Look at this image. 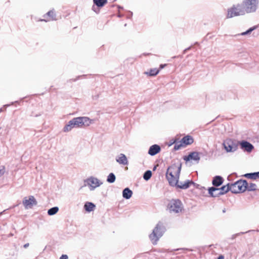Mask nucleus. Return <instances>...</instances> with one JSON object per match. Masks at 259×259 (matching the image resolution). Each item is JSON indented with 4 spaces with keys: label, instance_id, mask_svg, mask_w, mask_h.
I'll return each mask as SVG.
<instances>
[{
    "label": "nucleus",
    "instance_id": "f257e3e1",
    "mask_svg": "<svg viewBox=\"0 0 259 259\" xmlns=\"http://www.w3.org/2000/svg\"><path fill=\"white\" fill-rule=\"evenodd\" d=\"M180 171L181 166H174L168 168L166 177L171 186H176L178 184Z\"/></svg>",
    "mask_w": 259,
    "mask_h": 259
},
{
    "label": "nucleus",
    "instance_id": "37998d69",
    "mask_svg": "<svg viewBox=\"0 0 259 259\" xmlns=\"http://www.w3.org/2000/svg\"><path fill=\"white\" fill-rule=\"evenodd\" d=\"M223 212L224 213H225V212H226V210H225V209H223Z\"/></svg>",
    "mask_w": 259,
    "mask_h": 259
},
{
    "label": "nucleus",
    "instance_id": "58836bf2",
    "mask_svg": "<svg viewBox=\"0 0 259 259\" xmlns=\"http://www.w3.org/2000/svg\"><path fill=\"white\" fill-rule=\"evenodd\" d=\"M176 141L174 140L173 141H170V143L169 144V146H171L172 144L176 143Z\"/></svg>",
    "mask_w": 259,
    "mask_h": 259
},
{
    "label": "nucleus",
    "instance_id": "2f4dec72",
    "mask_svg": "<svg viewBox=\"0 0 259 259\" xmlns=\"http://www.w3.org/2000/svg\"><path fill=\"white\" fill-rule=\"evenodd\" d=\"M256 26H253L252 27H251L248 30H247V31H246L245 32H242L241 33V35H247V34H248L249 33H250L253 30H254L255 29H256Z\"/></svg>",
    "mask_w": 259,
    "mask_h": 259
},
{
    "label": "nucleus",
    "instance_id": "6e6552de",
    "mask_svg": "<svg viewBox=\"0 0 259 259\" xmlns=\"http://www.w3.org/2000/svg\"><path fill=\"white\" fill-rule=\"evenodd\" d=\"M238 144L231 140H227L224 142L223 146L227 152H234L237 150Z\"/></svg>",
    "mask_w": 259,
    "mask_h": 259
},
{
    "label": "nucleus",
    "instance_id": "2eb2a0df",
    "mask_svg": "<svg viewBox=\"0 0 259 259\" xmlns=\"http://www.w3.org/2000/svg\"><path fill=\"white\" fill-rule=\"evenodd\" d=\"M116 160L119 163L123 165H126L128 163L127 158L123 154H120L118 157H117Z\"/></svg>",
    "mask_w": 259,
    "mask_h": 259
},
{
    "label": "nucleus",
    "instance_id": "f8f14e48",
    "mask_svg": "<svg viewBox=\"0 0 259 259\" xmlns=\"http://www.w3.org/2000/svg\"><path fill=\"white\" fill-rule=\"evenodd\" d=\"M208 193L211 197H218L220 195H222L221 192L219 188H215L214 187H210L208 189Z\"/></svg>",
    "mask_w": 259,
    "mask_h": 259
},
{
    "label": "nucleus",
    "instance_id": "0eeeda50",
    "mask_svg": "<svg viewBox=\"0 0 259 259\" xmlns=\"http://www.w3.org/2000/svg\"><path fill=\"white\" fill-rule=\"evenodd\" d=\"M84 186H88L89 190L94 191L103 184V182L96 177H90L84 181Z\"/></svg>",
    "mask_w": 259,
    "mask_h": 259
},
{
    "label": "nucleus",
    "instance_id": "f3484780",
    "mask_svg": "<svg viewBox=\"0 0 259 259\" xmlns=\"http://www.w3.org/2000/svg\"><path fill=\"white\" fill-rule=\"evenodd\" d=\"M223 182V178L220 176H215L212 181V184L215 187H218L222 184Z\"/></svg>",
    "mask_w": 259,
    "mask_h": 259
},
{
    "label": "nucleus",
    "instance_id": "7ed1b4c3",
    "mask_svg": "<svg viewBox=\"0 0 259 259\" xmlns=\"http://www.w3.org/2000/svg\"><path fill=\"white\" fill-rule=\"evenodd\" d=\"M165 231V228L161 223L157 224L151 234L149 235V238L153 244H156L159 238L163 235Z\"/></svg>",
    "mask_w": 259,
    "mask_h": 259
},
{
    "label": "nucleus",
    "instance_id": "aec40b11",
    "mask_svg": "<svg viewBox=\"0 0 259 259\" xmlns=\"http://www.w3.org/2000/svg\"><path fill=\"white\" fill-rule=\"evenodd\" d=\"M80 120V117H78L73 118L70 121L72 123L74 127H81Z\"/></svg>",
    "mask_w": 259,
    "mask_h": 259
},
{
    "label": "nucleus",
    "instance_id": "a18cd8bd",
    "mask_svg": "<svg viewBox=\"0 0 259 259\" xmlns=\"http://www.w3.org/2000/svg\"><path fill=\"white\" fill-rule=\"evenodd\" d=\"M3 111V109H2V108H1V109H0V112H2Z\"/></svg>",
    "mask_w": 259,
    "mask_h": 259
},
{
    "label": "nucleus",
    "instance_id": "a19ab883",
    "mask_svg": "<svg viewBox=\"0 0 259 259\" xmlns=\"http://www.w3.org/2000/svg\"><path fill=\"white\" fill-rule=\"evenodd\" d=\"M218 259H224V257L221 255V256H219Z\"/></svg>",
    "mask_w": 259,
    "mask_h": 259
},
{
    "label": "nucleus",
    "instance_id": "f03ea898",
    "mask_svg": "<svg viewBox=\"0 0 259 259\" xmlns=\"http://www.w3.org/2000/svg\"><path fill=\"white\" fill-rule=\"evenodd\" d=\"M243 4L233 5L228 9L227 18H231L235 16L244 15L246 14Z\"/></svg>",
    "mask_w": 259,
    "mask_h": 259
},
{
    "label": "nucleus",
    "instance_id": "9b49d317",
    "mask_svg": "<svg viewBox=\"0 0 259 259\" xmlns=\"http://www.w3.org/2000/svg\"><path fill=\"white\" fill-rule=\"evenodd\" d=\"M240 145L241 149L246 151L248 152H250L253 149V145L250 143L243 141L240 143Z\"/></svg>",
    "mask_w": 259,
    "mask_h": 259
},
{
    "label": "nucleus",
    "instance_id": "20e7f679",
    "mask_svg": "<svg viewBox=\"0 0 259 259\" xmlns=\"http://www.w3.org/2000/svg\"><path fill=\"white\" fill-rule=\"evenodd\" d=\"M242 4L246 13H254L258 8L259 0H243Z\"/></svg>",
    "mask_w": 259,
    "mask_h": 259
},
{
    "label": "nucleus",
    "instance_id": "ea45409f",
    "mask_svg": "<svg viewBox=\"0 0 259 259\" xmlns=\"http://www.w3.org/2000/svg\"><path fill=\"white\" fill-rule=\"evenodd\" d=\"M165 65H166V64H164V65H163V64H161V65H160V69H162V68H164V67Z\"/></svg>",
    "mask_w": 259,
    "mask_h": 259
},
{
    "label": "nucleus",
    "instance_id": "4be33fe9",
    "mask_svg": "<svg viewBox=\"0 0 259 259\" xmlns=\"http://www.w3.org/2000/svg\"><path fill=\"white\" fill-rule=\"evenodd\" d=\"M221 192V194L223 195L226 193L228 192L229 191H231V185L229 184H228L226 185L222 186L221 188H219Z\"/></svg>",
    "mask_w": 259,
    "mask_h": 259
},
{
    "label": "nucleus",
    "instance_id": "dca6fc26",
    "mask_svg": "<svg viewBox=\"0 0 259 259\" xmlns=\"http://www.w3.org/2000/svg\"><path fill=\"white\" fill-rule=\"evenodd\" d=\"M181 141L185 146L191 145L194 142L193 138L189 135L186 136L184 137H183Z\"/></svg>",
    "mask_w": 259,
    "mask_h": 259
},
{
    "label": "nucleus",
    "instance_id": "4c0bfd02",
    "mask_svg": "<svg viewBox=\"0 0 259 259\" xmlns=\"http://www.w3.org/2000/svg\"><path fill=\"white\" fill-rule=\"evenodd\" d=\"M29 243H26V244H25L24 245V247L25 248H27V247L29 246Z\"/></svg>",
    "mask_w": 259,
    "mask_h": 259
},
{
    "label": "nucleus",
    "instance_id": "c03bdc74",
    "mask_svg": "<svg viewBox=\"0 0 259 259\" xmlns=\"http://www.w3.org/2000/svg\"><path fill=\"white\" fill-rule=\"evenodd\" d=\"M243 233H244V232H241V233H240L238 234L237 235H239V234H243Z\"/></svg>",
    "mask_w": 259,
    "mask_h": 259
},
{
    "label": "nucleus",
    "instance_id": "6ab92c4d",
    "mask_svg": "<svg viewBox=\"0 0 259 259\" xmlns=\"http://www.w3.org/2000/svg\"><path fill=\"white\" fill-rule=\"evenodd\" d=\"M95 207L96 206L94 203L89 202H86L84 205V208L88 212L93 211Z\"/></svg>",
    "mask_w": 259,
    "mask_h": 259
},
{
    "label": "nucleus",
    "instance_id": "e433bc0d",
    "mask_svg": "<svg viewBox=\"0 0 259 259\" xmlns=\"http://www.w3.org/2000/svg\"><path fill=\"white\" fill-rule=\"evenodd\" d=\"M191 47H189V48H188L186 49L185 50H184V52H183V53H184V54H185L187 51L191 49Z\"/></svg>",
    "mask_w": 259,
    "mask_h": 259
},
{
    "label": "nucleus",
    "instance_id": "1a4fd4ad",
    "mask_svg": "<svg viewBox=\"0 0 259 259\" xmlns=\"http://www.w3.org/2000/svg\"><path fill=\"white\" fill-rule=\"evenodd\" d=\"M23 204L25 209L31 208L33 206L37 205V201L33 196H29L28 197H24Z\"/></svg>",
    "mask_w": 259,
    "mask_h": 259
},
{
    "label": "nucleus",
    "instance_id": "393cba45",
    "mask_svg": "<svg viewBox=\"0 0 259 259\" xmlns=\"http://www.w3.org/2000/svg\"><path fill=\"white\" fill-rule=\"evenodd\" d=\"M74 126H73L72 123L70 121V120L68 122V123L64 126L63 128V131L64 132H68L70 131Z\"/></svg>",
    "mask_w": 259,
    "mask_h": 259
},
{
    "label": "nucleus",
    "instance_id": "423d86ee",
    "mask_svg": "<svg viewBox=\"0 0 259 259\" xmlns=\"http://www.w3.org/2000/svg\"><path fill=\"white\" fill-rule=\"evenodd\" d=\"M231 191L233 193H238L244 192L247 189V181L246 180H239L231 184Z\"/></svg>",
    "mask_w": 259,
    "mask_h": 259
},
{
    "label": "nucleus",
    "instance_id": "f704fd0d",
    "mask_svg": "<svg viewBox=\"0 0 259 259\" xmlns=\"http://www.w3.org/2000/svg\"><path fill=\"white\" fill-rule=\"evenodd\" d=\"M68 257L66 254H63L60 257V259H68Z\"/></svg>",
    "mask_w": 259,
    "mask_h": 259
},
{
    "label": "nucleus",
    "instance_id": "a878e982",
    "mask_svg": "<svg viewBox=\"0 0 259 259\" xmlns=\"http://www.w3.org/2000/svg\"><path fill=\"white\" fill-rule=\"evenodd\" d=\"M116 177L113 173H110L107 177V181L109 183H113L115 182Z\"/></svg>",
    "mask_w": 259,
    "mask_h": 259
},
{
    "label": "nucleus",
    "instance_id": "4468645a",
    "mask_svg": "<svg viewBox=\"0 0 259 259\" xmlns=\"http://www.w3.org/2000/svg\"><path fill=\"white\" fill-rule=\"evenodd\" d=\"M80 121H81V126L83 125L84 126H89L90 124L94 123L95 120L91 119L88 117H80Z\"/></svg>",
    "mask_w": 259,
    "mask_h": 259
},
{
    "label": "nucleus",
    "instance_id": "ddd939ff",
    "mask_svg": "<svg viewBox=\"0 0 259 259\" xmlns=\"http://www.w3.org/2000/svg\"><path fill=\"white\" fill-rule=\"evenodd\" d=\"M160 147L156 144L151 146L149 149L148 154L151 156H154L160 151Z\"/></svg>",
    "mask_w": 259,
    "mask_h": 259
},
{
    "label": "nucleus",
    "instance_id": "412c9836",
    "mask_svg": "<svg viewBox=\"0 0 259 259\" xmlns=\"http://www.w3.org/2000/svg\"><path fill=\"white\" fill-rule=\"evenodd\" d=\"M244 176L249 179L255 180L259 178V171L257 172L246 174Z\"/></svg>",
    "mask_w": 259,
    "mask_h": 259
},
{
    "label": "nucleus",
    "instance_id": "39448f33",
    "mask_svg": "<svg viewBox=\"0 0 259 259\" xmlns=\"http://www.w3.org/2000/svg\"><path fill=\"white\" fill-rule=\"evenodd\" d=\"M167 208L170 213H178L182 211L183 205L179 200L173 199L168 204Z\"/></svg>",
    "mask_w": 259,
    "mask_h": 259
},
{
    "label": "nucleus",
    "instance_id": "5701e85b",
    "mask_svg": "<svg viewBox=\"0 0 259 259\" xmlns=\"http://www.w3.org/2000/svg\"><path fill=\"white\" fill-rule=\"evenodd\" d=\"M192 182L190 181L186 182L184 183L181 182L180 183H178L176 186L180 188L185 189L189 188L190 184Z\"/></svg>",
    "mask_w": 259,
    "mask_h": 259
},
{
    "label": "nucleus",
    "instance_id": "72a5a7b5",
    "mask_svg": "<svg viewBox=\"0 0 259 259\" xmlns=\"http://www.w3.org/2000/svg\"><path fill=\"white\" fill-rule=\"evenodd\" d=\"M5 172V168L4 166H0V177L2 176Z\"/></svg>",
    "mask_w": 259,
    "mask_h": 259
},
{
    "label": "nucleus",
    "instance_id": "bb28decb",
    "mask_svg": "<svg viewBox=\"0 0 259 259\" xmlns=\"http://www.w3.org/2000/svg\"><path fill=\"white\" fill-rule=\"evenodd\" d=\"M59 210V208L58 207H54L48 210V214L49 215H53L55 214Z\"/></svg>",
    "mask_w": 259,
    "mask_h": 259
},
{
    "label": "nucleus",
    "instance_id": "7c9ffc66",
    "mask_svg": "<svg viewBox=\"0 0 259 259\" xmlns=\"http://www.w3.org/2000/svg\"><path fill=\"white\" fill-rule=\"evenodd\" d=\"M47 16L50 17V19L49 20H56L55 18V14L53 11H49L47 14Z\"/></svg>",
    "mask_w": 259,
    "mask_h": 259
},
{
    "label": "nucleus",
    "instance_id": "9d476101",
    "mask_svg": "<svg viewBox=\"0 0 259 259\" xmlns=\"http://www.w3.org/2000/svg\"><path fill=\"white\" fill-rule=\"evenodd\" d=\"M200 157L199 156V154L197 152H191L188 156H185L184 157V160L186 161H188L190 160H193L197 162H198Z\"/></svg>",
    "mask_w": 259,
    "mask_h": 259
},
{
    "label": "nucleus",
    "instance_id": "cd10ccee",
    "mask_svg": "<svg viewBox=\"0 0 259 259\" xmlns=\"http://www.w3.org/2000/svg\"><path fill=\"white\" fill-rule=\"evenodd\" d=\"M152 176V172L151 170H147L143 175V178L146 181H148Z\"/></svg>",
    "mask_w": 259,
    "mask_h": 259
},
{
    "label": "nucleus",
    "instance_id": "b1692460",
    "mask_svg": "<svg viewBox=\"0 0 259 259\" xmlns=\"http://www.w3.org/2000/svg\"><path fill=\"white\" fill-rule=\"evenodd\" d=\"M93 2L98 7H102L107 3V0H93Z\"/></svg>",
    "mask_w": 259,
    "mask_h": 259
},
{
    "label": "nucleus",
    "instance_id": "c85d7f7f",
    "mask_svg": "<svg viewBox=\"0 0 259 259\" xmlns=\"http://www.w3.org/2000/svg\"><path fill=\"white\" fill-rule=\"evenodd\" d=\"M185 147V146H184L183 142L181 140V141H180L179 142H177V143L176 142L175 145L174 146V149L175 150H178L180 149L181 148Z\"/></svg>",
    "mask_w": 259,
    "mask_h": 259
},
{
    "label": "nucleus",
    "instance_id": "c9c22d12",
    "mask_svg": "<svg viewBox=\"0 0 259 259\" xmlns=\"http://www.w3.org/2000/svg\"><path fill=\"white\" fill-rule=\"evenodd\" d=\"M191 47H189V48H188L186 49L185 50H184V52H183V53H184V54H185L187 51L191 49Z\"/></svg>",
    "mask_w": 259,
    "mask_h": 259
},
{
    "label": "nucleus",
    "instance_id": "473e14b6",
    "mask_svg": "<svg viewBox=\"0 0 259 259\" xmlns=\"http://www.w3.org/2000/svg\"><path fill=\"white\" fill-rule=\"evenodd\" d=\"M159 71V70L157 69L156 68L151 69L149 72V75L151 76L156 75V74H157L158 73Z\"/></svg>",
    "mask_w": 259,
    "mask_h": 259
},
{
    "label": "nucleus",
    "instance_id": "a211bd4d",
    "mask_svg": "<svg viewBox=\"0 0 259 259\" xmlns=\"http://www.w3.org/2000/svg\"><path fill=\"white\" fill-rule=\"evenodd\" d=\"M133 194V192L128 188H125L122 192V196L123 198L128 199H130Z\"/></svg>",
    "mask_w": 259,
    "mask_h": 259
},
{
    "label": "nucleus",
    "instance_id": "c756f323",
    "mask_svg": "<svg viewBox=\"0 0 259 259\" xmlns=\"http://www.w3.org/2000/svg\"><path fill=\"white\" fill-rule=\"evenodd\" d=\"M256 189V185L253 183L248 184L247 183V189L248 191H254Z\"/></svg>",
    "mask_w": 259,
    "mask_h": 259
},
{
    "label": "nucleus",
    "instance_id": "79ce46f5",
    "mask_svg": "<svg viewBox=\"0 0 259 259\" xmlns=\"http://www.w3.org/2000/svg\"><path fill=\"white\" fill-rule=\"evenodd\" d=\"M40 21H47V20H46L45 19H41V20H40Z\"/></svg>",
    "mask_w": 259,
    "mask_h": 259
}]
</instances>
